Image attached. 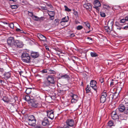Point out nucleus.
<instances>
[{
    "instance_id": "1",
    "label": "nucleus",
    "mask_w": 128,
    "mask_h": 128,
    "mask_svg": "<svg viewBox=\"0 0 128 128\" xmlns=\"http://www.w3.org/2000/svg\"><path fill=\"white\" fill-rule=\"evenodd\" d=\"M21 58L23 62L28 63L30 62L31 58L28 52H24L21 55Z\"/></svg>"
},
{
    "instance_id": "2",
    "label": "nucleus",
    "mask_w": 128,
    "mask_h": 128,
    "mask_svg": "<svg viewBox=\"0 0 128 128\" xmlns=\"http://www.w3.org/2000/svg\"><path fill=\"white\" fill-rule=\"evenodd\" d=\"M30 104L32 107L34 108H39L42 106L41 102L35 100H30Z\"/></svg>"
},
{
    "instance_id": "3",
    "label": "nucleus",
    "mask_w": 128,
    "mask_h": 128,
    "mask_svg": "<svg viewBox=\"0 0 128 128\" xmlns=\"http://www.w3.org/2000/svg\"><path fill=\"white\" fill-rule=\"evenodd\" d=\"M46 79L51 84H55V78L54 76L52 75H48L46 78Z\"/></svg>"
},
{
    "instance_id": "4",
    "label": "nucleus",
    "mask_w": 128,
    "mask_h": 128,
    "mask_svg": "<svg viewBox=\"0 0 128 128\" xmlns=\"http://www.w3.org/2000/svg\"><path fill=\"white\" fill-rule=\"evenodd\" d=\"M15 42V40H14V38L12 37H9L7 41L8 44L11 46H13L14 45Z\"/></svg>"
},
{
    "instance_id": "5",
    "label": "nucleus",
    "mask_w": 128,
    "mask_h": 128,
    "mask_svg": "<svg viewBox=\"0 0 128 128\" xmlns=\"http://www.w3.org/2000/svg\"><path fill=\"white\" fill-rule=\"evenodd\" d=\"M107 96V94L106 92H103L102 94L100 99L101 102L104 103L106 102V100Z\"/></svg>"
},
{
    "instance_id": "6",
    "label": "nucleus",
    "mask_w": 128,
    "mask_h": 128,
    "mask_svg": "<svg viewBox=\"0 0 128 128\" xmlns=\"http://www.w3.org/2000/svg\"><path fill=\"white\" fill-rule=\"evenodd\" d=\"M46 113L48 117L52 120L54 117V114L53 111L50 110L47 111Z\"/></svg>"
},
{
    "instance_id": "7",
    "label": "nucleus",
    "mask_w": 128,
    "mask_h": 128,
    "mask_svg": "<svg viewBox=\"0 0 128 128\" xmlns=\"http://www.w3.org/2000/svg\"><path fill=\"white\" fill-rule=\"evenodd\" d=\"M97 82L94 80H92L90 83V86L95 91H96L97 87L96 86Z\"/></svg>"
},
{
    "instance_id": "8",
    "label": "nucleus",
    "mask_w": 128,
    "mask_h": 128,
    "mask_svg": "<svg viewBox=\"0 0 128 128\" xmlns=\"http://www.w3.org/2000/svg\"><path fill=\"white\" fill-rule=\"evenodd\" d=\"M14 46L17 48H21L22 47L23 44L22 42L19 40H15Z\"/></svg>"
},
{
    "instance_id": "9",
    "label": "nucleus",
    "mask_w": 128,
    "mask_h": 128,
    "mask_svg": "<svg viewBox=\"0 0 128 128\" xmlns=\"http://www.w3.org/2000/svg\"><path fill=\"white\" fill-rule=\"evenodd\" d=\"M66 123L68 125L71 127L73 126L74 124V121L72 119L67 120L66 121Z\"/></svg>"
},
{
    "instance_id": "10",
    "label": "nucleus",
    "mask_w": 128,
    "mask_h": 128,
    "mask_svg": "<svg viewBox=\"0 0 128 128\" xmlns=\"http://www.w3.org/2000/svg\"><path fill=\"white\" fill-rule=\"evenodd\" d=\"M37 36L40 40L45 42L46 40V38L40 34H38L37 35Z\"/></svg>"
},
{
    "instance_id": "11",
    "label": "nucleus",
    "mask_w": 128,
    "mask_h": 128,
    "mask_svg": "<svg viewBox=\"0 0 128 128\" xmlns=\"http://www.w3.org/2000/svg\"><path fill=\"white\" fill-rule=\"evenodd\" d=\"M94 4L95 6V8L97 10H99L98 7L100 6H101L100 2L98 0H95L94 2Z\"/></svg>"
},
{
    "instance_id": "12",
    "label": "nucleus",
    "mask_w": 128,
    "mask_h": 128,
    "mask_svg": "<svg viewBox=\"0 0 128 128\" xmlns=\"http://www.w3.org/2000/svg\"><path fill=\"white\" fill-rule=\"evenodd\" d=\"M111 116L112 119L114 120L118 119V116L116 114V111H114L112 112Z\"/></svg>"
},
{
    "instance_id": "13",
    "label": "nucleus",
    "mask_w": 128,
    "mask_h": 128,
    "mask_svg": "<svg viewBox=\"0 0 128 128\" xmlns=\"http://www.w3.org/2000/svg\"><path fill=\"white\" fill-rule=\"evenodd\" d=\"M84 7L88 10H91L92 8L91 4L90 3H87L84 4Z\"/></svg>"
},
{
    "instance_id": "14",
    "label": "nucleus",
    "mask_w": 128,
    "mask_h": 128,
    "mask_svg": "<svg viewBox=\"0 0 128 128\" xmlns=\"http://www.w3.org/2000/svg\"><path fill=\"white\" fill-rule=\"evenodd\" d=\"M125 108L124 106L122 104H121L118 106V109L120 112H122L125 110Z\"/></svg>"
},
{
    "instance_id": "15",
    "label": "nucleus",
    "mask_w": 128,
    "mask_h": 128,
    "mask_svg": "<svg viewBox=\"0 0 128 128\" xmlns=\"http://www.w3.org/2000/svg\"><path fill=\"white\" fill-rule=\"evenodd\" d=\"M42 124L44 126H46L49 124L48 120L47 118H44L42 122Z\"/></svg>"
},
{
    "instance_id": "16",
    "label": "nucleus",
    "mask_w": 128,
    "mask_h": 128,
    "mask_svg": "<svg viewBox=\"0 0 128 128\" xmlns=\"http://www.w3.org/2000/svg\"><path fill=\"white\" fill-rule=\"evenodd\" d=\"M54 14L55 13L54 11H50L49 12L48 15L50 16V20H53L54 19Z\"/></svg>"
},
{
    "instance_id": "17",
    "label": "nucleus",
    "mask_w": 128,
    "mask_h": 128,
    "mask_svg": "<svg viewBox=\"0 0 128 128\" xmlns=\"http://www.w3.org/2000/svg\"><path fill=\"white\" fill-rule=\"evenodd\" d=\"M59 78V79L62 78L63 79H65L68 80L70 78L69 76L67 74H64L62 75Z\"/></svg>"
},
{
    "instance_id": "18",
    "label": "nucleus",
    "mask_w": 128,
    "mask_h": 128,
    "mask_svg": "<svg viewBox=\"0 0 128 128\" xmlns=\"http://www.w3.org/2000/svg\"><path fill=\"white\" fill-rule=\"evenodd\" d=\"M30 56L32 57L35 58L38 57L39 56V54L38 52H32L31 53Z\"/></svg>"
},
{
    "instance_id": "19",
    "label": "nucleus",
    "mask_w": 128,
    "mask_h": 128,
    "mask_svg": "<svg viewBox=\"0 0 128 128\" xmlns=\"http://www.w3.org/2000/svg\"><path fill=\"white\" fill-rule=\"evenodd\" d=\"M29 125L31 126H34L36 125V120L27 121Z\"/></svg>"
},
{
    "instance_id": "20",
    "label": "nucleus",
    "mask_w": 128,
    "mask_h": 128,
    "mask_svg": "<svg viewBox=\"0 0 128 128\" xmlns=\"http://www.w3.org/2000/svg\"><path fill=\"white\" fill-rule=\"evenodd\" d=\"M4 78L7 79L9 78L11 76V74L10 72H5L4 75Z\"/></svg>"
},
{
    "instance_id": "21",
    "label": "nucleus",
    "mask_w": 128,
    "mask_h": 128,
    "mask_svg": "<svg viewBox=\"0 0 128 128\" xmlns=\"http://www.w3.org/2000/svg\"><path fill=\"white\" fill-rule=\"evenodd\" d=\"M36 120L35 117L33 115L29 116L28 118L27 119V121H30V120Z\"/></svg>"
},
{
    "instance_id": "22",
    "label": "nucleus",
    "mask_w": 128,
    "mask_h": 128,
    "mask_svg": "<svg viewBox=\"0 0 128 128\" xmlns=\"http://www.w3.org/2000/svg\"><path fill=\"white\" fill-rule=\"evenodd\" d=\"M43 86L44 87H46L50 85V83L48 81H44L43 83Z\"/></svg>"
},
{
    "instance_id": "23",
    "label": "nucleus",
    "mask_w": 128,
    "mask_h": 128,
    "mask_svg": "<svg viewBox=\"0 0 128 128\" xmlns=\"http://www.w3.org/2000/svg\"><path fill=\"white\" fill-rule=\"evenodd\" d=\"M117 83L116 80H112L111 82L110 86L111 87H113Z\"/></svg>"
},
{
    "instance_id": "24",
    "label": "nucleus",
    "mask_w": 128,
    "mask_h": 128,
    "mask_svg": "<svg viewBox=\"0 0 128 128\" xmlns=\"http://www.w3.org/2000/svg\"><path fill=\"white\" fill-rule=\"evenodd\" d=\"M69 20V17L68 16L65 17L63 18L62 19V21L61 22V23L64 22H67Z\"/></svg>"
},
{
    "instance_id": "25",
    "label": "nucleus",
    "mask_w": 128,
    "mask_h": 128,
    "mask_svg": "<svg viewBox=\"0 0 128 128\" xmlns=\"http://www.w3.org/2000/svg\"><path fill=\"white\" fill-rule=\"evenodd\" d=\"M124 103L125 104L126 106H128V96H125Z\"/></svg>"
},
{
    "instance_id": "26",
    "label": "nucleus",
    "mask_w": 128,
    "mask_h": 128,
    "mask_svg": "<svg viewBox=\"0 0 128 128\" xmlns=\"http://www.w3.org/2000/svg\"><path fill=\"white\" fill-rule=\"evenodd\" d=\"M2 100L5 102H6L7 103H9L10 101L8 100V98L6 97H4L2 99Z\"/></svg>"
},
{
    "instance_id": "27",
    "label": "nucleus",
    "mask_w": 128,
    "mask_h": 128,
    "mask_svg": "<svg viewBox=\"0 0 128 128\" xmlns=\"http://www.w3.org/2000/svg\"><path fill=\"white\" fill-rule=\"evenodd\" d=\"M24 99L25 100L27 101H30V102H30V100H32V99L31 100L30 99V97L28 95H27L26 96Z\"/></svg>"
},
{
    "instance_id": "28",
    "label": "nucleus",
    "mask_w": 128,
    "mask_h": 128,
    "mask_svg": "<svg viewBox=\"0 0 128 128\" xmlns=\"http://www.w3.org/2000/svg\"><path fill=\"white\" fill-rule=\"evenodd\" d=\"M84 23L85 27L88 28L89 29H90V24L88 22H84Z\"/></svg>"
},
{
    "instance_id": "29",
    "label": "nucleus",
    "mask_w": 128,
    "mask_h": 128,
    "mask_svg": "<svg viewBox=\"0 0 128 128\" xmlns=\"http://www.w3.org/2000/svg\"><path fill=\"white\" fill-rule=\"evenodd\" d=\"M90 55L92 57H96L98 56V54L95 52H91Z\"/></svg>"
},
{
    "instance_id": "30",
    "label": "nucleus",
    "mask_w": 128,
    "mask_h": 128,
    "mask_svg": "<svg viewBox=\"0 0 128 128\" xmlns=\"http://www.w3.org/2000/svg\"><path fill=\"white\" fill-rule=\"evenodd\" d=\"M31 88H28L26 89V92L27 94H28L30 93L31 92Z\"/></svg>"
},
{
    "instance_id": "31",
    "label": "nucleus",
    "mask_w": 128,
    "mask_h": 128,
    "mask_svg": "<svg viewBox=\"0 0 128 128\" xmlns=\"http://www.w3.org/2000/svg\"><path fill=\"white\" fill-rule=\"evenodd\" d=\"M71 96L72 98L75 99L76 100H78V97L77 95L73 94Z\"/></svg>"
},
{
    "instance_id": "32",
    "label": "nucleus",
    "mask_w": 128,
    "mask_h": 128,
    "mask_svg": "<svg viewBox=\"0 0 128 128\" xmlns=\"http://www.w3.org/2000/svg\"><path fill=\"white\" fill-rule=\"evenodd\" d=\"M18 7V5H11L10 7L12 9H17Z\"/></svg>"
},
{
    "instance_id": "33",
    "label": "nucleus",
    "mask_w": 128,
    "mask_h": 128,
    "mask_svg": "<svg viewBox=\"0 0 128 128\" xmlns=\"http://www.w3.org/2000/svg\"><path fill=\"white\" fill-rule=\"evenodd\" d=\"M114 123L112 121H110L108 123V126L111 127L113 126Z\"/></svg>"
},
{
    "instance_id": "34",
    "label": "nucleus",
    "mask_w": 128,
    "mask_h": 128,
    "mask_svg": "<svg viewBox=\"0 0 128 128\" xmlns=\"http://www.w3.org/2000/svg\"><path fill=\"white\" fill-rule=\"evenodd\" d=\"M86 91L87 92H90V88L89 87V85H88L87 86L86 88Z\"/></svg>"
},
{
    "instance_id": "35",
    "label": "nucleus",
    "mask_w": 128,
    "mask_h": 128,
    "mask_svg": "<svg viewBox=\"0 0 128 128\" xmlns=\"http://www.w3.org/2000/svg\"><path fill=\"white\" fill-rule=\"evenodd\" d=\"M118 95V94L117 93H116V92H114V93H113L112 94V98H116V96Z\"/></svg>"
},
{
    "instance_id": "36",
    "label": "nucleus",
    "mask_w": 128,
    "mask_h": 128,
    "mask_svg": "<svg viewBox=\"0 0 128 128\" xmlns=\"http://www.w3.org/2000/svg\"><path fill=\"white\" fill-rule=\"evenodd\" d=\"M64 7L65 8V10L68 12H70L71 11V10L69 8L66 6H64Z\"/></svg>"
},
{
    "instance_id": "37",
    "label": "nucleus",
    "mask_w": 128,
    "mask_h": 128,
    "mask_svg": "<svg viewBox=\"0 0 128 128\" xmlns=\"http://www.w3.org/2000/svg\"><path fill=\"white\" fill-rule=\"evenodd\" d=\"M83 28V27L82 26H78L76 27V29L78 30H80Z\"/></svg>"
},
{
    "instance_id": "38",
    "label": "nucleus",
    "mask_w": 128,
    "mask_h": 128,
    "mask_svg": "<svg viewBox=\"0 0 128 128\" xmlns=\"http://www.w3.org/2000/svg\"><path fill=\"white\" fill-rule=\"evenodd\" d=\"M100 15L102 17H104L106 16V14L104 13L103 12H100Z\"/></svg>"
},
{
    "instance_id": "39",
    "label": "nucleus",
    "mask_w": 128,
    "mask_h": 128,
    "mask_svg": "<svg viewBox=\"0 0 128 128\" xmlns=\"http://www.w3.org/2000/svg\"><path fill=\"white\" fill-rule=\"evenodd\" d=\"M49 71L50 72V74H55L56 73V72L54 70H49Z\"/></svg>"
},
{
    "instance_id": "40",
    "label": "nucleus",
    "mask_w": 128,
    "mask_h": 128,
    "mask_svg": "<svg viewBox=\"0 0 128 128\" xmlns=\"http://www.w3.org/2000/svg\"><path fill=\"white\" fill-rule=\"evenodd\" d=\"M34 17L35 18L34 20H40V18H38L36 16H34Z\"/></svg>"
},
{
    "instance_id": "41",
    "label": "nucleus",
    "mask_w": 128,
    "mask_h": 128,
    "mask_svg": "<svg viewBox=\"0 0 128 128\" xmlns=\"http://www.w3.org/2000/svg\"><path fill=\"white\" fill-rule=\"evenodd\" d=\"M77 100H76L74 99L73 98H72L71 100V102L72 103H75L76 102Z\"/></svg>"
},
{
    "instance_id": "42",
    "label": "nucleus",
    "mask_w": 128,
    "mask_h": 128,
    "mask_svg": "<svg viewBox=\"0 0 128 128\" xmlns=\"http://www.w3.org/2000/svg\"><path fill=\"white\" fill-rule=\"evenodd\" d=\"M74 14L76 17H78V14L77 11H74Z\"/></svg>"
},
{
    "instance_id": "43",
    "label": "nucleus",
    "mask_w": 128,
    "mask_h": 128,
    "mask_svg": "<svg viewBox=\"0 0 128 128\" xmlns=\"http://www.w3.org/2000/svg\"><path fill=\"white\" fill-rule=\"evenodd\" d=\"M16 30L18 32H20L22 33L24 32V31L22 30H21L20 29L18 28H17Z\"/></svg>"
},
{
    "instance_id": "44",
    "label": "nucleus",
    "mask_w": 128,
    "mask_h": 128,
    "mask_svg": "<svg viewBox=\"0 0 128 128\" xmlns=\"http://www.w3.org/2000/svg\"><path fill=\"white\" fill-rule=\"evenodd\" d=\"M9 26L10 27L12 28H14V24L13 23L10 24L9 25Z\"/></svg>"
},
{
    "instance_id": "45",
    "label": "nucleus",
    "mask_w": 128,
    "mask_h": 128,
    "mask_svg": "<svg viewBox=\"0 0 128 128\" xmlns=\"http://www.w3.org/2000/svg\"><path fill=\"white\" fill-rule=\"evenodd\" d=\"M100 81L101 83H102L104 82V78L102 77H100Z\"/></svg>"
},
{
    "instance_id": "46",
    "label": "nucleus",
    "mask_w": 128,
    "mask_h": 128,
    "mask_svg": "<svg viewBox=\"0 0 128 128\" xmlns=\"http://www.w3.org/2000/svg\"><path fill=\"white\" fill-rule=\"evenodd\" d=\"M41 72L42 73H46L47 72V70L46 69L43 70Z\"/></svg>"
},
{
    "instance_id": "47",
    "label": "nucleus",
    "mask_w": 128,
    "mask_h": 128,
    "mask_svg": "<svg viewBox=\"0 0 128 128\" xmlns=\"http://www.w3.org/2000/svg\"><path fill=\"white\" fill-rule=\"evenodd\" d=\"M124 113L126 114H127L128 113V108L127 110L125 109V110L124 111Z\"/></svg>"
},
{
    "instance_id": "48",
    "label": "nucleus",
    "mask_w": 128,
    "mask_h": 128,
    "mask_svg": "<svg viewBox=\"0 0 128 128\" xmlns=\"http://www.w3.org/2000/svg\"><path fill=\"white\" fill-rule=\"evenodd\" d=\"M54 49L56 51L60 52V50L57 48H55Z\"/></svg>"
},
{
    "instance_id": "49",
    "label": "nucleus",
    "mask_w": 128,
    "mask_h": 128,
    "mask_svg": "<svg viewBox=\"0 0 128 128\" xmlns=\"http://www.w3.org/2000/svg\"><path fill=\"white\" fill-rule=\"evenodd\" d=\"M126 20L125 19H122L121 20L120 22H121L124 23L125 22Z\"/></svg>"
},
{
    "instance_id": "50",
    "label": "nucleus",
    "mask_w": 128,
    "mask_h": 128,
    "mask_svg": "<svg viewBox=\"0 0 128 128\" xmlns=\"http://www.w3.org/2000/svg\"><path fill=\"white\" fill-rule=\"evenodd\" d=\"M45 19V18L44 17H41L40 18V20H43Z\"/></svg>"
},
{
    "instance_id": "51",
    "label": "nucleus",
    "mask_w": 128,
    "mask_h": 128,
    "mask_svg": "<svg viewBox=\"0 0 128 128\" xmlns=\"http://www.w3.org/2000/svg\"><path fill=\"white\" fill-rule=\"evenodd\" d=\"M46 50L48 51H50L49 48L48 46H46L45 47Z\"/></svg>"
},
{
    "instance_id": "52",
    "label": "nucleus",
    "mask_w": 128,
    "mask_h": 128,
    "mask_svg": "<svg viewBox=\"0 0 128 128\" xmlns=\"http://www.w3.org/2000/svg\"><path fill=\"white\" fill-rule=\"evenodd\" d=\"M87 39L88 40H92V38H90V37H88L87 38Z\"/></svg>"
},
{
    "instance_id": "53",
    "label": "nucleus",
    "mask_w": 128,
    "mask_h": 128,
    "mask_svg": "<svg viewBox=\"0 0 128 128\" xmlns=\"http://www.w3.org/2000/svg\"><path fill=\"white\" fill-rule=\"evenodd\" d=\"M73 58H76L75 57V56H74V57H72V60H73V62H74V63H75V60H74L73 59Z\"/></svg>"
},
{
    "instance_id": "54",
    "label": "nucleus",
    "mask_w": 128,
    "mask_h": 128,
    "mask_svg": "<svg viewBox=\"0 0 128 128\" xmlns=\"http://www.w3.org/2000/svg\"><path fill=\"white\" fill-rule=\"evenodd\" d=\"M123 28L124 29L126 30L128 28V26H125Z\"/></svg>"
},
{
    "instance_id": "55",
    "label": "nucleus",
    "mask_w": 128,
    "mask_h": 128,
    "mask_svg": "<svg viewBox=\"0 0 128 128\" xmlns=\"http://www.w3.org/2000/svg\"><path fill=\"white\" fill-rule=\"evenodd\" d=\"M59 20L58 19H55V21L56 22H58L59 21Z\"/></svg>"
},
{
    "instance_id": "56",
    "label": "nucleus",
    "mask_w": 128,
    "mask_h": 128,
    "mask_svg": "<svg viewBox=\"0 0 128 128\" xmlns=\"http://www.w3.org/2000/svg\"><path fill=\"white\" fill-rule=\"evenodd\" d=\"M70 36L71 37H73L74 36V34H71L70 35Z\"/></svg>"
},
{
    "instance_id": "57",
    "label": "nucleus",
    "mask_w": 128,
    "mask_h": 128,
    "mask_svg": "<svg viewBox=\"0 0 128 128\" xmlns=\"http://www.w3.org/2000/svg\"><path fill=\"white\" fill-rule=\"evenodd\" d=\"M125 19L126 21H128V16H126L125 18Z\"/></svg>"
},
{
    "instance_id": "58",
    "label": "nucleus",
    "mask_w": 128,
    "mask_h": 128,
    "mask_svg": "<svg viewBox=\"0 0 128 128\" xmlns=\"http://www.w3.org/2000/svg\"><path fill=\"white\" fill-rule=\"evenodd\" d=\"M4 70L2 68H0V71L1 72H3L4 71Z\"/></svg>"
},
{
    "instance_id": "59",
    "label": "nucleus",
    "mask_w": 128,
    "mask_h": 128,
    "mask_svg": "<svg viewBox=\"0 0 128 128\" xmlns=\"http://www.w3.org/2000/svg\"><path fill=\"white\" fill-rule=\"evenodd\" d=\"M46 8L45 7H43V6L42 7V9L43 10H45L46 9Z\"/></svg>"
},
{
    "instance_id": "60",
    "label": "nucleus",
    "mask_w": 128,
    "mask_h": 128,
    "mask_svg": "<svg viewBox=\"0 0 128 128\" xmlns=\"http://www.w3.org/2000/svg\"><path fill=\"white\" fill-rule=\"evenodd\" d=\"M8 1H12L13 2H15L17 0H8Z\"/></svg>"
},
{
    "instance_id": "61",
    "label": "nucleus",
    "mask_w": 128,
    "mask_h": 128,
    "mask_svg": "<svg viewBox=\"0 0 128 128\" xmlns=\"http://www.w3.org/2000/svg\"><path fill=\"white\" fill-rule=\"evenodd\" d=\"M122 28L121 27H118L117 28V29L119 30H120Z\"/></svg>"
},
{
    "instance_id": "62",
    "label": "nucleus",
    "mask_w": 128,
    "mask_h": 128,
    "mask_svg": "<svg viewBox=\"0 0 128 128\" xmlns=\"http://www.w3.org/2000/svg\"><path fill=\"white\" fill-rule=\"evenodd\" d=\"M58 128H64V127L63 128L62 127H58Z\"/></svg>"
},
{
    "instance_id": "63",
    "label": "nucleus",
    "mask_w": 128,
    "mask_h": 128,
    "mask_svg": "<svg viewBox=\"0 0 128 128\" xmlns=\"http://www.w3.org/2000/svg\"><path fill=\"white\" fill-rule=\"evenodd\" d=\"M36 128H40V126H37Z\"/></svg>"
},
{
    "instance_id": "64",
    "label": "nucleus",
    "mask_w": 128,
    "mask_h": 128,
    "mask_svg": "<svg viewBox=\"0 0 128 128\" xmlns=\"http://www.w3.org/2000/svg\"><path fill=\"white\" fill-rule=\"evenodd\" d=\"M103 88L104 89L105 88L104 86H103Z\"/></svg>"
}]
</instances>
